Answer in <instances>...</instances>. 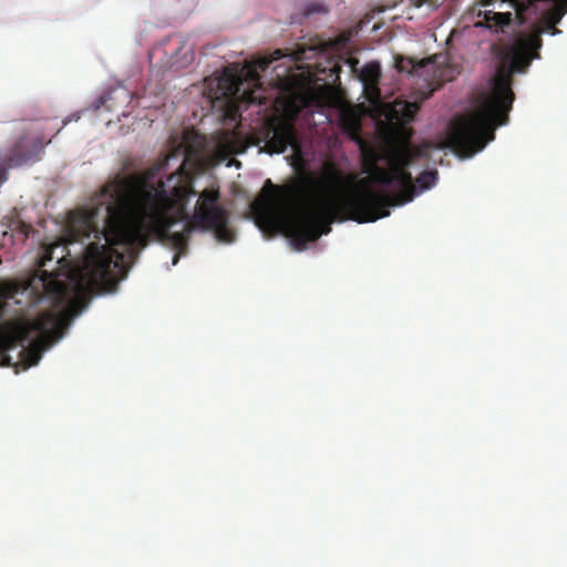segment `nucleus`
I'll use <instances>...</instances> for the list:
<instances>
[{"instance_id": "obj_6", "label": "nucleus", "mask_w": 567, "mask_h": 567, "mask_svg": "<svg viewBox=\"0 0 567 567\" xmlns=\"http://www.w3.org/2000/svg\"><path fill=\"white\" fill-rule=\"evenodd\" d=\"M295 136L289 127L270 128L264 145L266 154H284L287 150L293 148Z\"/></svg>"}, {"instance_id": "obj_3", "label": "nucleus", "mask_w": 567, "mask_h": 567, "mask_svg": "<svg viewBox=\"0 0 567 567\" xmlns=\"http://www.w3.org/2000/svg\"><path fill=\"white\" fill-rule=\"evenodd\" d=\"M399 71L422 80L430 93L439 90L446 82L453 81L460 73L458 68L443 55H435L426 61L411 58L406 65L399 66Z\"/></svg>"}, {"instance_id": "obj_11", "label": "nucleus", "mask_w": 567, "mask_h": 567, "mask_svg": "<svg viewBox=\"0 0 567 567\" xmlns=\"http://www.w3.org/2000/svg\"><path fill=\"white\" fill-rule=\"evenodd\" d=\"M313 116L317 117V118H315L316 125H322V124L331 122L330 115L323 110L313 112Z\"/></svg>"}, {"instance_id": "obj_7", "label": "nucleus", "mask_w": 567, "mask_h": 567, "mask_svg": "<svg viewBox=\"0 0 567 567\" xmlns=\"http://www.w3.org/2000/svg\"><path fill=\"white\" fill-rule=\"evenodd\" d=\"M328 10L322 2L311 1L302 4L298 14L291 16V24L301 23L303 19L313 14L327 13Z\"/></svg>"}, {"instance_id": "obj_4", "label": "nucleus", "mask_w": 567, "mask_h": 567, "mask_svg": "<svg viewBox=\"0 0 567 567\" xmlns=\"http://www.w3.org/2000/svg\"><path fill=\"white\" fill-rule=\"evenodd\" d=\"M43 150L44 145L41 138L22 136L7 157L8 166L13 168L33 164L39 159Z\"/></svg>"}, {"instance_id": "obj_13", "label": "nucleus", "mask_w": 567, "mask_h": 567, "mask_svg": "<svg viewBox=\"0 0 567 567\" xmlns=\"http://www.w3.org/2000/svg\"><path fill=\"white\" fill-rule=\"evenodd\" d=\"M182 50H183V42H179V47H178V48H176V49L172 52V60H173V61H172V63H173V64H176V63H177V61H176L175 59H176L177 54H178Z\"/></svg>"}, {"instance_id": "obj_8", "label": "nucleus", "mask_w": 567, "mask_h": 567, "mask_svg": "<svg viewBox=\"0 0 567 567\" xmlns=\"http://www.w3.org/2000/svg\"><path fill=\"white\" fill-rule=\"evenodd\" d=\"M111 96H112V90L110 89H106L104 90L101 94H99L93 101L92 103L85 107L86 112H96L99 111L103 105L106 104L107 101L111 100Z\"/></svg>"}, {"instance_id": "obj_9", "label": "nucleus", "mask_w": 567, "mask_h": 567, "mask_svg": "<svg viewBox=\"0 0 567 567\" xmlns=\"http://www.w3.org/2000/svg\"><path fill=\"white\" fill-rule=\"evenodd\" d=\"M169 163L167 159H163L157 164L153 165L150 171H147L144 176L146 179L152 181L157 177H161L167 171Z\"/></svg>"}, {"instance_id": "obj_12", "label": "nucleus", "mask_w": 567, "mask_h": 567, "mask_svg": "<svg viewBox=\"0 0 567 567\" xmlns=\"http://www.w3.org/2000/svg\"><path fill=\"white\" fill-rule=\"evenodd\" d=\"M84 113H86V110L82 109V110H79V111L68 115L62 121L63 126L68 125L71 122H78L81 118L82 114H84Z\"/></svg>"}, {"instance_id": "obj_2", "label": "nucleus", "mask_w": 567, "mask_h": 567, "mask_svg": "<svg viewBox=\"0 0 567 567\" xmlns=\"http://www.w3.org/2000/svg\"><path fill=\"white\" fill-rule=\"evenodd\" d=\"M567 12V0H493L478 2L471 9L477 21L473 27L505 40L496 53L493 68L484 86L471 95L461 110L455 111L446 123V143L432 147L423 143L416 150L402 143L396 147L390 169L379 176L380 185L391 198L375 195L358 196L355 214L342 218L350 203L340 192L341 175L327 164L307 181V193L284 207H271L256 224L265 238L286 234L287 243L295 251H305L320 237L331 231L333 223L347 220L357 224L374 223L389 217L395 207H403L416 197L434 188L440 175L435 166L425 167L412 186L410 168L414 158H426L434 150L452 154L460 161L472 159L494 142L496 130L509 121L515 101L514 75H525L534 60H540L543 35L556 37L558 24Z\"/></svg>"}, {"instance_id": "obj_14", "label": "nucleus", "mask_w": 567, "mask_h": 567, "mask_svg": "<svg viewBox=\"0 0 567 567\" xmlns=\"http://www.w3.org/2000/svg\"><path fill=\"white\" fill-rule=\"evenodd\" d=\"M184 59H185V61L181 62V63L177 65V68H185V66H187V65H188V63L190 62V59H188V58H187V54H186V53H185V55H184Z\"/></svg>"}, {"instance_id": "obj_1", "label": "nucleus", "mask_w": 567, "mask_h": 567, "mask_svg": "<svg viewBox=\"0 0 567 567\" xmlns=\"http://www.w3.org/2000/svg\"><path fill=\"white\" fill-rule=\"evenodd\" d=\"M155 187L135 177L116 176L75 217L65 248L82 257L81 267L63 284L49 288L40 276L11 286L0 297V365L18 374L35 367L59 343L94 298L114 296L150 241L173 251L176 266L194 233H210L223 245L236 241L231 214L215 187ZM64 250V247H63Z\"/></svg>"}, {"instance_id": "obj_10", "label": "nucleus", "mask_w": 567, "mask_h": 567, "mask_svg": "<svg viewBox=\"0 0 567 567\" xmlns=\"http://www.w3.org/2000/svg\"><path fill=\"white\" fill-rule=\"evenodd\" d=\"M247 102L249 105H256L259 109H266V100L264 97L261 89H256L255 92L247 95Z\"/></svg>"}, {"instance_id": "obj_5", "label": "nucleus", "mask_w": 567, "mask_h": 567, "mask_svg": "<svg viewBox=\"0 0 567 567\" xmlns=\"http://www.w3.org/2000/svg\"><path fill=\"white\" fill-rule=\"evenodd\" d=\"M352 76L361 84L362 91H375L382 79V65L379 60H370L359 65V60L349 62Z\"/></svg>"}]
</instances>
